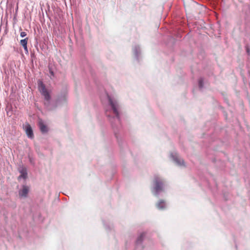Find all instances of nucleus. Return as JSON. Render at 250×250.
I'll use <instances>...</instances> for the list:
<instances>
[{"instance_id": "1", "label": "nucleus", "mask_w": 250, "mask_h": 250, "mask_svg": "<svg viewBox=\"0 0 250 250\" xmlns=\"http://www.w3.org/2000/svg\"><path fill=\"white\" fill-rule=\"evenodd\" d=\"M165 183L163 180L158 176L154 177L153 180V188L152 191L155 195H157L158 193L164 191Z\"/></svg>"}, {"instance_id": "2", "label": "nucleus", "mask_w": 250, "mask_h": 250, "mask_svg": "<svg viewBox=\"0 0 250 250\" xmlns=\"http://www.w3.org/2000/svg\"><path fill=\"white\" fill-rule=\"evenodd\" d=\"M39 90L41 94L44 96V99L47 101H49L50 100V96L47 90L45 88V85L42 81H39L38 83Z\"/></svg>"}, {"instance_id": "3", "label": "nucleus", "mask_w": 250, "mask_h": 250, "mask_svg": "<svg viewBox=\"0 0 250 250\" xmlns=\"http://www.w3.org/2000/svg\"><path fill=\"white\" fill-rule=\"evenodd\" d=\"M109 104L111 106L112 109L116 117L119 118V113L118 111L119 105L116 101H113L110 97L108 98Z\"/></svg>"}, {"instance_id": "4", "label": "nucleus", "mask_w": 250, "mask_h": 250, "mask_svg": "<svg viewBox=\"0 0 250 250\" xmlns=\"http://www.w3.org/2000/svg\"><path fill=\"white\" fill-rule=\"evenodd\" d=\"M38 125L42 133H46L48 131V128L47 126L44 124L42 120H39Z\"/></svg>"}, {"instance_id": "5", "label": "nucleus", "mask_w": 250, "mask_h": 250, "mask_svg": "<svg viewBox=\"0 0 250 250\" xmlns=\"http://www.w3.org/2000/svg\"><path fill=\"white\" fill-rule=\"evenodd\" d=\"M29 191V188L26 186H23L22 189L19 191V195L21 197H26Z\"/></svg>"}, {"instance_id": "6", "label": "nucleus", "mask_w": 250, "mask_h": 250, "mask_svg": "<svg viewBox=\"0 0 250 250\" xmlns=\"http://www.w3.org/2000/svg\"><path fill=\"white\" fill-rule=\"evenodd\" d=\"M25 132L28 137L33 138L34 134L31 126L29 125H27L26 126Z\"/></svg>"}, {"instance_id": "7", "label": "nucleus", "mask_w": 250, "mask_h": 250, "mask_svg": "<svg viewBox=\"0 0 250 250\" xmlns=\"http://www.w3.org/2000/svg\"><path fill=\"white\" fill-rule=\"evenodd\" d=\"M28 38H26L24 39L21 40L20 41V44L22 45L24 48V50L25 52V53L28 54V51L27 48V42H28Z\"/></svg>"}, {"instance_id": "8", "label": "nucleus", "mask_w": 250, "mask_h": 250, "mask_svg": "<svg viewBox=\"0 0 250 250\" xmlns=\"http://www.w3.org/2000/svg\"><path fill=\"white\" fill-rule=\"evenodd\" d=\"M20 172L21 173L20 175L19 176L18 179L23 178L26 179L27 178V173L26 172V169L25 168L22 167L20 170Z\"/></svg>"}, {"instance_id": "9", "label": "nucleus", "mask_w": 250, "mask_h": 250, "mask_svg": "<svg viewBox=\"0 0 250 250\" xmlns=\"http://www.w3.org/2000/svg\"><path fill=\"white\" fill-rule=\"evenodd\" d=\"M173 160L180 166L184 165V162L183 159H181L178 156H173Z\"/></svg>"}, {"instance_id": "10", "label": "nucleus", "mask_w": 250, "mask_h": 250, "mask_svg": "<svg viewBox=\"0 0 250 250\" xmlns=\"http://www.w3.org/2000/svg\"><path fill=\"white\" fill-rule=\"evenodd\" d=\"M166 204L163 200H160L157 204V207L159 209H163L165 208Z\"/></svg>"}, {"instance_id": "11", "label": "nucleus", "mask_w": 250, "mask_h": 250, "mask_svg": "<svg viewBox=\"0 0 250 250\" xmlns=\"http://www.w3.org/2000/svg\"><path fill=\"white\" fill-rule=\"evenodd\" d=\"M145 236H146V233L145 232L142 233L139 235L138 238H137V243H141L142 242V241L143 240V239H144V237H145Z\"/></svg>"}, {"instance_id": "12", "label": "nucleus", "mask_w": 250, "mask_h": 250, "mask_svg": "<svg viewBox=\"0 0 250 250\" xmlns=\"http://www.w3.org/2000/svg\"><path fill=\"white\" fill-rule=\"evenodd\" d=\"M199 85L201 88L203 86V80L202 78L200 79L199 80Z\"/></svg>"}, {"instance_id": "13", "label": "nucleus", "mask_w": 250, "mask_h": 250, "mask_svg": "<svg viewBox=\"0 0 250 250\" xmlns=\"http://www.w3.org/2000/svg\"><path fill=\"white\" fill-rule=\"evenodd\" d=\"M27 34L25 32H21L20 34V36L21 37H24L26 36Z\"/></svg>"}, {"instance_id": "14", "label": "nucleus", "mask_w": 250, "mask_h": 250, "mask_svg": "<svg viewBox=\"0 0 250 250\" xmlns=\"http://www.w3.org/2000/svg\"><path fill=\"white\" fill-rule=\"evenodd\" d=\"M50 73H51L52 75H53V71H50Z\"/></svg>"}]
</instances>
